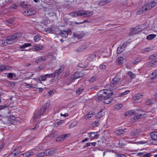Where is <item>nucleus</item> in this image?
<instances>
[{
    "mask_svg": "<svg viewBox=\"0 0 157 157\" xmlns=\"http://www.w3.org/2000/svg\"><path fill=\"white\" fill-rule=\"evenodd\" d=\"M20 147L14 149L13 152H11L7 157H17L18 154L21 152V151H19Z\"/></svg>",
    "mask_w": 157,
    "mask_h": 157,
    "instance_id": "6e6552de",
    "label": "nucleus"
},
{
    "mask_svg": "<svg viewBox=\"0 0 157 157\" xmlns=\"http://www.w3.org/2000/svg\"><path fill=\"white\" fill-rule=\"evenodd\" d=\"M156 60H155V61H151V62H150L149 63V64L151 66H152L153 65H155V61Z\"/></svg>",
    "mask_w": 157,
    "mask_h": 157,
    "instance_id": "69168bd1",
    "label": "nucleus"
},
{
    "mask_svg": "<svg viewBox=\"0 0 157 157\" xmlns=\"http://www.w3.org/2000/svg\"><path fill=\"white\" fill-rule=\"evenodd\" d=\"M91 124L94 127L98 126L99 125V121H95L93 122Z\"/></svg>",
    "mask_w": 157,
    "mask_h": 157,
    "instance_id": "ea45409f",
    "label": "nucleus"
},
{
    "mask_svg": "<svg viewBox=\"0 0 157 157\" xmlns=\"http://www.w3.org/2000/svg\"><path fill=\"white\" fill-rule=\"evenodd\" d=\"M152 50V48L151 47H147L146 48H145L144 49L142 50V52H148L150 51H151Z\"/></svg>",
    "mask_w": 157,
    "mask_h": 157,
    "instance_id": "a19ab883",
    "label": "nucleus"
},
{
    "mask_svg": "<svg viewBox=\"0 0 157 157\" xmlns=\"http://www.w3.org/2000/svg\"><path fill=\"white\" fill-rule=\"evenodd\" d=\"M153 103L154 101L152 99H148L146 102V103L147 105H151L153 104Z\"/></svg>",
    "mask_w": 157,
    "mask_h": 157,
    "instance_id": "2f4dec72",
    "label": "nucleus"
},
{
    "mask_svg": "<svg viewBox=\"0 0 157 157\" xmlns=\"http://www.w3.org/2000/svg\"><path fill=\"white\" fill-rule=\"evenodd\" d=\"M86 48V47L84 46H80L76 50V52H80L83 51Z\"/></svg>",
    "mask_w": 157,
    "mask_h": 157,
    "instance_id": "473e14b6",
    "label": "nucleus"
},
{
    "mask_svg": "<svg viewBox=\"0 0 157 157\" xmlns=\"http://www.w3.org/2000/svg\"><path fill=\"white\" fill-rule=\"evenodd\" d=\"M49 104L48 103H46L43 106V111H45V109L48 108L49 106Z\"/></svg>",
    "mask_w": 157,
    "mask_h": 157,
    "instance_id": "a18cd8bd",
    "label": "nucleus"
},
{
    "mask_svg": "<svg viewBox=\"0 0 157 157\" xmlns=\"http://www.w3.org/2000/svg\"><path fill=\"white\" fill-rule=\"evenodd\" d=\"M39 79L40 80H41V81H45L46 79V78L45 77V76H40V77H39Z\"/></svg>",
    "mask_w": 157,
    "mask_h": 157,
    "instance_id": "6e6d98bb",
    "label": "nucleus"
},
{
    "mask_svg": "<svg viewBox=\"0 0 157 157\" xmlns=\"http://www.w3.org/2000/svg\"><path fill=\"white\" fill-rule=\"evenodd\" d=\"M7 76L8 78L11 79L13 77H16V74L14 73H10L8 74Z\"/></svg>",
    "mask_w": 157,
    "mask_h": 157,
    "instance_id": "58836bf2",
    "label": "nucleus"
},
{
    "mask_svg": "<svg viewBox=\"0 0 157 157\" xmlns=\"http://www.w3.org/2000/svg\"><path fill=\"white\" fill-rule=\"evenodd\" d=\"M149 3L150 6L152 7V8L154 7L155 6L156 4L157 3V2H156L155 1H152Z\"/></svg>",
    "mask_w": 157,
    "mask_h": 157,
    "instance_id": "de8ad7c7",
    "label": "nucleus"
},
{
    "mask_svg": "<svg viewBox=\"0 0 157 157\" xmlns=\"http://www.w3.org/2000/svg\"><path fill=\"white\" fill-rule=\"evenodd\" d=\"M128 74L131 79L134 78L136 77V75L131 71L128 72Z\"/></svg>",
    "mask_w": 157,
    "mask_h": 157,
    "instance_id": "c9c22d12",
    "label": "nucleus"
},
{
    "mask_svg": "<svg viewBox=\"0 0 157 157\" xmlns=\"http://www.w3.org/2000/svg\"><path fill=\"white\" fill-rule=\"evenodd\" d=\"M43 47L41 45H36L35 46V49L36 51L41 50L42 49Z\"/></svg>",
    "mask_w": 157,
    "mask_h": 157,
    "instance_id": "49530a36",
    "label": "nucleus"
},
{
    "mask_svg": "<svg viewBox=\"0 0 157 157\" xmlns=\"http://www.w3.org/2000/svg\"><path fill=\"white\" fill-rule=\"evenodd\" d=\"M137 111V110H131L126 112L125 113V115L126 116H130L134 114L136 116L134 117V120H137L140 118H142L144 117L145 114L143 113H137L136 112Z\"/></svg>",
    "mask_w": 157,
    "mask_h": 157,
    "instance_id": "f03ea898",
    "label": "nucleus"
},
{
    "mask_svg": "<svg viewBox=\"0 0 157 157\" xmlns=\"http://www.w3.org/2000/svg\"><path fill=\"white\" fill-rule=\"evenodd\" d=\"M138 155L141 157H150L151 155V153L144 154V153L142 152L139 153Z\"/></svg>",
    "mask_w": 157,
    "mask_h": 157,
    "instance_id": "a211bd4d",
    "label": "nucleus"
},
{
    "mask_svg": "<svg viewBox=\"0 0 157 157\" xmlns=\"http://www.w3.org/2000/svg\"><path fill=\"white\" fill-rule=\"evenodd\" d=\"M110 90H102L99 91L98 92V96L96 98V100L98 101H99L101 100L102 102L104 99L105 98V95L107 94H109Z\"/></svg>",
    "mask_w": 157,
    "mask_h": 157,
    "instance_id": "7ed1b4c3",
    "label": "nucleus"
},
{
    "mask_svg": "<svg viewBox=\"0 0 157 157\" xmlns=\"http://www.w3.org/2000/svg\"><path fill=\"white\" fill-rule=\"evenodd\" d=\"M141 30V29L136 27L135 28H133L131 31L130 33L131 35H133L139 32Z\"/></svg>",
    "mask_w": 157,
    "mask_h": 157,
    "instance_id": "ddd939ff",
    "label": "nucleus"
},
{
    "mask_svg": "<svg viewBox=\"0 0 157 157\" xmlns=\"http://www.w3.org/2000/svg\"><path fill=\"white\" fill-rule=\"evenodd\" d=\"M46 151H43L37 153L36 156L37 157H40L43 156H46Z\"/></svg>",
    "mask_w": 157,
    "mask_h": 157,
    "instance_id": "412c9836",
    "label": "nucleus"
},
{
    "mask_svg": "<svg viewBox=\"0 0 157 157\" xmlns=\"http://www.w3.org/2000/svg\"><path fill=\"white\" fill-rule=\"evenodd\" d=\"M64 68V66L63 65H62L60 66L59 69L56 70L53 74H46L44 75V76L45 77H51L53 78L55 77L57 78L58 75L63 71Z\"/></svg>",
    "mask_w": 157,
    "mask_h": 157,
    "instance_id": "20e7f679",
    "label": "nucleus"
},
{
    "mask_svg": "<svg viewBox=\"0 0 157 157\" xmlns=\"http://www.w3.org/2000/svg\"><path fill=\"white\" fill-rule=\"evenodd\" d=\"M96 57L95 54H93L89 56L87 59L88 61H92Z\"/></svg>",
    "mask_w": 157,
    "mask_h": 157,
    "instance_id": "a878e982",
    "label": "nucleus"
},
{
    "mask_svg": "<svg viewBox=\"0 0 157 157\" xmlns=\"http://www.w3.org/2000/svg\"><path fill=\"white\" fill-rule=\"evenodd\" d=\"M126 46V44L124 43L121 46H120L117 48V53L118 54L120 53L124 50V48Z\"/></svg>",
    "mask_w": 157,
    "mask_h": 157,
    "instance_id": "2eb2a0df",
    "label": "nucleus"
},
{
    "mask_svg": "<svg viewBox=\"0 0 157 157\" xmlns=\"http://www.w3.org/2000/svg\"><path fill=\"white\" fill-rule=\"evenodd\" d=\"M19 156V157H25V153L20 154Z\"/></svg>",
    "mask_w": 157,
    "mask_h": 157,
    "instance_id": "774afa93",
    "label": "nucleus"
},
{
    "mask_svg": "<svg viewBox=\"0 0 157 157\" xmlns=\"http://www.w3.org/2000/svg\"><path fill=\"white\" fill-rule=\"evenodd\" d=\"M97 79V76L96 75L92 76L88 80V81L90 82H93L95 81Z\"/></svg>",
    "mask_w": 157,
    "mask_h": 157,
    "instance_id": "7c9ffc66",
    "label": "nucleus"
},
{
    "mask_svg": "<svg viewBox=\"0 0 157 157\" xmlns=\"http://www.w3.org/2000/svg\"><path fill=\"white\" fill-rule=\"evenodd\" d=\"M76 125V123L74 124V123H71L69 126V128H72Z\"/></svg>",
    "mask_w": 157,
    "mask_h": 157,
    "instance_id": "5fc2aeb1",
    "label": "nucleus"
},
{
    "mask_svg": "<svg viewBox=\"0 0 157 157\" xmlns=\"http://www.w3.org/2000/svg\"><path fill=\"white\" fill-rule=\"evenodd\" d=\"M70 14L73 17L78 16L77 15V13L75 12H72Z\"/></svg>",
    "mask_w": 157,
    "mask_h": 157,
    "instance_id": "e2e57ef3",
    "label": "nucleus"
},
{
    "mask_svg": "<svg viewBox=\"0 0 157 157\" xmlns=\"http://www.w3.org/2000/svg\"><path fill=\"white\" fill-rule=\"evenodd\" d=\"M56 152V150H46V156L51 155L53 154L54 153Z\"/></svg>",
    "mask_w": 157,
    "mask_h": 157,
    "instance_id": "aec40b11",
    "label": "nucleus"
},
{
    "mask_svg": "<svg viewBox=\"0 0 157 157\" xmlns=\"http://www.w3.org/2000/svg\"><path fill=\"white\" fill-rule=\"evenodd\" d=\"M118 144L120 146H124V144L123 142L121 140H120L118 142Z\"/></svg>",
    "mask_w": 157,
    "mask_h": 157,
    "instance_id": "052dcab7",
    "label": "nucleus"
},
{
    "mask_svg": "<svg viewBox=\"0 0 157 157\" xmlns=\"http://www.w3.org/2000/svg\"><path fill=\"white\" fill-rule=\"evenodd\" d=\"M102 112V111L101 110L97 113L96 116V118L99 119L103 116L104 114Z\"/></svg>",
    "mask_w": 157,
    "mask_h": 157,
    "instance_id": "c756f323",
    "label": "nucleus"
},
{
    "mask_svg": "<svg viewBox=\"0 0 157 157\" xmlns=\"http://www.w3.org/2000/svg\"><path fill=\"white\" fill-rule=\"evenodd\" d=\"M40 36L38 35H37L34 36V40L35 42H37L40 39Z\"/></svg>",
    "mask_w": 157,
    "mask_h": 157,
    "instance_id": "c03bdc74",
    "label": "nucleus"
},
{
    "mask_svg": "<svg viewBox=\"0 0 157 157\" xmlns=\"http://www.w3.org/2000/svg\"><path fill=\"white\" fill-rule=\"evenodd\" d=\"M21 36V34L16 33L8 37L6 40H0V44L2 46H6L8 44H11L20 39Z\"/></svg>",
    "mask_w": 157,
    "mask_h": 157,
    "instance_id": "f257e3e1",
    "label": "nucleus"
},
{
    "mask_svg": "<svg viewBox=\"0 0 157 157\" xmlns=\"http://www.w3.org/2000/svg\"><path fill=\"white\" fill-rule=\"evenodd\" d=\"M9 121L11 124H13L16 120V117L14 116H10L8 119Z\"/></svg>",
    "mask_w": 157,
    "mask_h": 157,
    "instance_id": "b1692460",
    "label": "nucleus"
},
{
    "mask_svg": "<svg viewBox=\"0 0 157 157\" xmlns=\"http://www.w3.org/2000/svg\"><path fill=\"white\" fill-rule=\"evenodd\" d=\"M93 113V111L89 112L85 116L84 118L86 119L91 117L94 115Z\"/></svg>",
    "mask_w": 157,
    "mask_h": 157,
    "instance_id": "4be33fe9",
    "label": "nucleus"
},
{
    "mask_svg": "<svg viewBox=\"0 0 157 157\" xmlns=\"http://www.w3.org/2000/svg\"><path fill=\"white\" fill-rule=\"evenodd\" d=\"M42 112V110H40V112H39L38 113L36 114L33 117V122H35L36 121V120H35V119L36 118H38L40 117V115L42 114V113H41V112Z\"/></svg>",
    "mask_w": 157,
    "mask_h": 157,
    "instance_id": "f704fd0d",
    "label": "nucleus"
},
{
    "mask_svg": "<svg viewBox=\"0 0 157 157\" xmlns=\"http://www.w3.org/2000/svg\"><path fill=\"white\" fill-rule=\"evenodd\" d=\"M155 75L154 77H151V79H153L155 78L157 76V70H156L155 72H154L151 73V75Z\"/></svg>",
    "mask_w": 157,
    "mask_h": 157,
    "instance_id": "603ef678",
    "label": "nucleus"
},
{
    "mask_svg": "<svg viewBox=\"0 0 157 157\" xmlns=\"http://www.w3.org/2000/svg\"><path fill=\"white\" fill-rule=\"evenodd\" d=\"M8 85L9 86L11 87H13L15 86V83L13 82H8Z\"/></svg>",
    "mask_w": 157,
    "mask_h": 157,
    "instance_id": "3c124183",
    "label": "nucleus"
},
{
    "mask_svg": "<svg viewBox=\"0 0 157 157\" xmlns=\"http://www.w3.org/2000/svg\"><path fill=\"white\" fill-rule=\"evenodd\" d=\"M31 46V44L30 43H25L23 45H21L20 46V48H25L30 46Z\"/></svg>",
    "mask_w": 157,
    "mask_h": 157,
    "instance_id": "4c0bfd02",
    "label": "nucleus"
},
{
    "mask_svg": "<svg viewBox=\"0 0 157 157\" xmlns=\"http://www.w3.org/2000/svg\"><path fill=\"white\" fill-rule=\"evenodd\" d=\"M115 132L116 135H119L124 133V130L121 129L117 130Z\"/></svg>",
    "mask_w": 157,
    "mask_h": 157,
    "instance_id": "393cba45",
    "label": "nucleus"
},
{
    "mask_svg": "<svg viewBox=\"0 0 157 157\" xmlns=\"http://www.w3.org/2000/svg\"><path fill=\"white\" fill-rule=\"evenodd\" d=\"M124 60L123 58L122 57H119L116 60V62L118 65H121L123 63Z\"/></svg>",
    "mask_w": 157,
    "mask_h": 157,
    "instance_id": "f3484780",
    "label": "nucleus"
},
{
    "mask_svg": "<svg viewBox=\"0 0 157 157\" xmlns=\"http://www.w3.org/2000/svg\"><path fill=\"white\" fill-rule=\"evenodd\" d=\"M120 79L118 77L115 76L112 79L111 82V85L114 86L120 81Z\"/></svg>",
    "mask_w": 157,
    "mask_h": 157,
    "instance_id": "9b49d317",
    "label": "nucleus"
},
{
    "mask_svg": "<svg viewBox=\"0 0 157 157\" xmlns=\"http://www.w3.org/2000/svg\"><path fill=\"white\" fill-rule=\"evenodd\" d=\"M155 36V35L154 34H150L146 38L147 40H151L154 38Z\"/></svg>",
    "mask_w": 157,
    "mask_h": 157,
    "instance_id": "e433bc0d",
    "label": "nucleus"
},
{
    "mask_svg": "<svg viewBox=\"0 0 157 157\" xmlns=\"http://www.w3.org/2000/svg\"><path fill=\"white\" fill-rule=\"evenodd\" d=\"M86 11H80L77 13V16H82L86 15Z\"/></svg>",
    "mask_w": 157,
    "mask_h": 157,
    "instance_id": "bb28decb",
    "label": "nucleus"
},
{
    "mask_svg": "<svg viewBox=\"0 0 157 157\" xmlns=\"http://www.w3.org/2000/svg\"><path fill=\"white\" fill-rule=\"evenodd\" d=\"M5 68L4 66H0V72L2 71L5 70Z\"/></svg>",
    "mask_w": 157,
    "mask_h": 157,
    "instance_id": "338daca9",
    "label": "nucleus"
},
{
    "mask_svg": "<svg viewBox=\"0 0 157 157\" xmlns=\"http://www.w3.org/2000/svg\"><path fill=\"white\" fill-rule=\"evenodd\" d=\"M98 4L99 5V6H102L105 5V4H104V2L103 0H101V1L99 2V3H98Z\"/></svg>",
    "mask_w": 157,
    "mask_h": 157,
    "instance_id": "4d7b16f0",
    "label": "nucleus"
},
{
    "mask_svg": "<svg viewBox=\"0 0 157 157\" xmlns=\"http://www.w3.org/2000/svg\"><path fill=\"white\" fill-rule=\"evenodd\" d=\"M140 60L139 59H137L133 61L132 62V63L133 64H136L139 62Z\"/></svg>",
    "mask_w": 157,
    "mask_h": 157,
    "instance_id": "680f3d73",
    "label": "nucleus"
},
{
    "mask_svg": "<svg viewBox=\"0 0 157 157\" xmlns=\"http://www.w3.org/2000/svg\"><path fill=\"white\" fill-rule=\"evenodd\" d=\"M58 134L57 132L54 131L49 135L48 136L50 138H52L57 136Z\"/></svg>",
    "mask_w": 157,
    "mask_h": 157,
    "instance_id": "cd10ccee",
    "label": "nucleus"
},
{
    "mask_svg": "<svg viewBox=\"0 0 157 157\" xmlns=\"http://www.w3.org/2000/svg\"><path fill=\"white\" fill-rule=\"evenodd\" d=\"M69 31L70 32V30L66 31L65 30H62L60 31V32L59 33V35L63 38H66L68 35Z\"/></svg>",
    "mask_w": 157,
    "mask_h": 157,
    "instance_id": "4468645a",
    "label": "nucleus"
},
{
    "mask_svg": "<svg viewBox=\"0 0 157 157\" xmlns=\"http://www.w3.org/2000/svg\"><path fill=\"white\" fill-rule=\"evenodd\" d=\"M73 35V36L75 37H77L78 39L81 38V37L77 33H74Z\"/></svg>",
    "mask_w": 157,
    "mask_h": 157,
    "instance_id": "13d9d810",
    "label": "nucleus"
},
{
    "mask_svg": "<svg viewBox=\"0 0 157 157\" xmlns=\"http://www.w3.org/2000/svg\"><path fill=\"white\" fill-rule=\"evenodd\" d=\"M69 136V134L62 135L60 136L59 137L57 138L56 140V141L57 142L62 141L65 139L67 137Z\"/></svg>",
    "mask_w": 157,
    "mask_h": 157,
    "instance_id": "f8f14e48",
    "label": "nucleus"
},
{
    "mask_svg": "<svg viewBox=\"0 0 157 157\" xmlns=\"http://www.w3.org/2000/svg\"><path fill=\"white\" fill-rule=\"evenodd\" d=\"M84 75L83 71H77L73 77L71 78V79L73 81L76 79L82 77Z\"/></svg>",
    "mask_w": 157,
    "mask_h": 157,
    "instance_id": "423d86ee",
    "label": "nucleus"
},
{
    "mask_svg": "<svg viewBox=\"0 0 157 157\" xmlns=\"http://www.w3.org/2000/svg\"><path fill=\"white\" fill-rule=\"evenodd\" d=\"M143 97V95L140 94H138L135 96H134L133 98L134 100H138L141 98Z\"/></svg>",
    "mask_w": 157,
    "mask_h": 157,
    "instance_id": "6ab92c4d",
    "label": "nucleus"
},
{
    "mask_svg": "<svg viewBox=\"0 0 157 157\" xmlns=\"http://www.w3.org/2000/svg\"><path fill=\"white\" fill-rule=\"evenodd\" d=\"M26 15L28 16L34 14V12L32 11L31 9L26 10L25 11Z\"/></svg>",
    "mask_w": 157,
    "mask_h": 157,
    "instance_id": "c85d7f7f",
    "label": "nucleus"
},
{
    "mask_svg": "<svg viewBox=\"0 0 157 157\" xmlns=\"http://www.w3.org/2000/svg\"><path fill=\"white\" fill-rule=\"evenodd\" d=\"M109 92V94H107V95H105V98L104 99L103 101L104 103L107 104H109L111 102V99H110V98L113 94V93L111 91Z\"/></svg>",
    "mask_w": 157,
    "mask_h": 157,
    "instance_id": "0eeeda50",
    "label": "nucleus"
},
{
    "mask_svg": "<svg viewBox=\"0 0 157 157\" xmlns=\"http://www.w3.org/2000/svg\"><path fill=\"white\" fill-rule=\"evenodd\" d=\"M129 92V91H125L124 92H122L120 94V96H122L124 95L128 94V92Z\"/></svg>",
    "mask_w": 157,
    "mask_h": 157,
    "instance_id": "864d4df0",
    "label": "nucleus"
},
{
    "mask_svg": "<svg viewBox=\"0 0 157 157\" xmlns=\"http://www.w3.org/2000/svg\"><path fill=\"white\" fill-rule=\"evenodd\" d=\"M141 130L140 129H137L135 131L132 132L131 133V135L132 136H137L140 132Z\"/></svg>",
    "mask_w": 157,
    "mask_h": 157,
    "instance_id": "5701e85b",
    "label": "nucleus"
},
{
    "mask_svg": "<svg viewBox=\"0 0 157 157\" xmlns=\"http://www.w3.org/2000/svg\"><path fill=\"white\" fill-rule=\"evenodd\" d=\"M20 6L22 8H26L27 5L25 3V2L23 1L21 3Z\"/></svg>",
    "mask_w": 157,
    "mask_h": 157,
    "instance_id": "37998d69",
    "label": "nucleus"
},
{
    "mask_svg": "<svg viewBox=\"0 0 157 157\" xmlns=\"http://www.w3.org/2000/svg\"><path fill=\"white\" fill-rule=\"evenodd\" d=\"M99 67L100 70H103L105 69L106 68V66L105 65L101 64L99 66Z\"/></svg>",
    "mask_w": 157,
    "mask_h": 157,
    "instance_id": "09e8293b",
    "label": "nucleus"
},
{
    "mask_svg": "<svg viewBox=\"0 0 157 157\" xmlns=\"http://www.w3.org/2000/svg\"><path fill=\"white\" fill-rule=\"evenodd\" d=\"M48 59V57L47 56H41L36 59L35 62L36 63H38L47 60Z\"/></svg>",
    "mask_w": 157,
    "mask_h": 157,
    "instance_id": "1a4fd4ad",
    "label": "nucleus"
},
{
    "mask_svg": "<svg viewBox=\"0 0 157 157\" xmlns=\"http://www.w3.org/2000/svg\"><path fill=\"white\" fill-rule=\"evenodd\" d=\"M151 139L154 141L157 140V132H151L150 133Z\"/></svg>",
    "mask_w": 157,
    "mask_h": 157,
    "instance_id": "dca6fc26",
    "label": "nucleus"
},
{
    "mask_svg": "<svg viewBox=\"0 0 157 157\" xmlns=\"http://www.w3.org/2000/svg\"><path fill=\"white\" fill-rule=\"evenodd\" d=\"M157 58L156 57V56H155L154 55H151L150 56L149 59H155Z\"/></svg>",
    "mask_w": 157,
    "mask_h": 157,
    "instance_id": "0e129e2a",
    "label": "nucleus"
},
{
    "mask_svg": "<svg viewBox=\"0 0 157 157\" xmlns=\"http://www.w3.org/2000/svg\"><path fill=\"white\" fill-rule=\"evenodd\" d=\"M88 135L90 139H93L98 138L99 136L98 132H91L89 133Z\"/></svg>",
    "mask_w": 157,
    "mask_h": 157,
    "instance_id": "9d476101",
    "label": "nucleus"
},
{
    "mask_svg": "<svg viewBox=\"0 0 157 157\" xmlns=\"http://www.w3.org/2000/svg\"><path fill=\"white\" fill-rule=\"evenodd\" d=\"M152 7L150 6L149 3H148L147 4L143 6L142 9V10H140L137 12V14H141L142 13H143L144 11L145 12L149 10Z\"/></svg>",
    "mask_w": 157,
    "mask_h": 157,
    "instance_id": "39448f33",
    "label": "nucleus"
},
{
    "mask_svg": "<svg viewBox=\"0 0 157 157\" xmlns=\"http://www.w3.org/2000/svg\"><path fill=\"white\" fill-rule=\"evenodd\" d=\"M64 121L63 120H60L58 122H56L54 123V125L56 127H57L59 125H60L64 123Z\"/></svg>",
    "mask_w": 157,
    "mask_h": 157,
    "instance_id": "72a5a7b5",
    "label": "nucleus"
},
{
    "mask_svg": "<svg viewBox=\"0 0 157 157\" xmlns=\"http://www.w3.org/2000/svg\"><path fill=\"white\" fill-rule=\"evenodd\" d=\"M83 89V88L82 87L78 88V90L76 91V93L77 94H80L81 92L82 91Z\"/></svg>",
    "mask_w": 157,
    "mask_h": 157,
    "instance_id": "79ce46f5",
    "label": "nucleus"
},
{
    "mask_svg": "<svg viewBox=\"0 0 157 157\" xmlns=\"http://www.w3.org/2000/svg\"><path fill=\"white\" fill-rule=\"evenodd\" d=\"M93 11H86V15L88 17H90L93 14Z\"/></svg>",
    "mask_w": 157,
    "mask_h": 157,
    "instance_id": "8fccbe9b",
    "label": "nucleus"
},
{
    "mask_svg": "<svg viewBox=\"0 0 157 157\" xmlns=\"http://www.w3.org/2000/svg\"><path fill=\"white\" fill-rule=\"evenodd\" d=\"M45 30L46 32H48V33H52V30L50 28H46Z\"/></svg>",
    "mask_w": 157,
    "mask_h": 157,
    "instance_id": "bf43d9fd",
    "label": "nucleus"
}]
</instances>
